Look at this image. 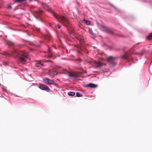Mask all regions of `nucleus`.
I'll use <instances>...</instances> for the list:
<instances>
[{
  "mask_svg": "<svg viewBox=\"0 0 152 152\" xmlns=\"http://www.w3.org/2000/svg\"><path fill=\"white\" fill-rule=\"evenodd\" d=\"M3 64L4 66H6L8 64L7 62H3Z\"/></svg>",
  "mask_w": 152,
  "mask_h": 152,
  "instance_id": "aec40b11",
  "label": "nucleus"
},
{
  "mask_svg": "<svg viewBox=\"0 0 152 152\" xmlns=\"http://www.w3.org/2000/svg\"><path fill=\"white\" fill-rule=\"evenodd\" d=\"M39 88L41 90L46 91L47 92H49L50 90V89L48 86L44 84H40Z\"/></svg>",
  "mask_w": 152,
  "mask_h": 152,
  "instance_id": "20e7f679",
  "label": "nucleus"
},
{
  "mask_svg": "<svg viewBox=\"0 0 152 152\" xmlns=\"http://www.w3.org/2000/svg\"><path fill=\"white\" fill-rule=\"evenodd\" d=\"M8 8L9 9H11L12 8V6L11 5H9L8 6Z\"/></svg>",
  "mask_w": 152,
  "mask_h": 152,
  "instance_id": "412c9836",
  "label": "nucleus"
},
{
  "mask_svg": "<svg viewBox=\"0 0 152 152\" xmlns=\"http://www.w3.org/2000/svg\"><path fill=\"white\" fill-rule=\"evenodd\" d=\"M38 46L39 47V45H38Z\"/></svg>",
  "mask_w": 152,
  "mask_h": 152,
  "instance_id": "2f4dec72",
  "label": "nucleus"
},
{
  "mask_svg": "<svg viewBox=\"0 0 152 152\" xmlns=\"http://www.w3.org/2000/svg\"><path fill=\"white\" fill-rule=\"evenodd\" d=\"M46 62H51L52 61H50V60H48L46 61Z\"/></svg>",
  "mask_w": 152,
  "mask_h": 152,
  "instance_id": "393cba45",
  "label": "nucleus"
},
{
  "mask_svg": "<svg viewBox=\"0 0 152 152\" xmlns=\"http://www.w3.org/2000/svg\"><path fill=\"white\" fill-rule=\"evenodd\" d=\"M12 44L13 45H14V43H12Z\"/></svg>",
  "mask_w": 152,
  "mask_h": 152,
  "instance_id": "c756f323",
  "label": "nucleus"
},
{
  "mask_svg": "<svg viewBox=\"0 0 152 152\" xmlns=\"http://www.w3.org/2000/svg\"><path fill=\"white\" fill-rule=\"evenodd\" d=\"M87 73V72L86 71H85V73Z\"/></svg>",
  "mask_w": 152,
  "mask_h": 152,
  "instance_id": "c85d7f7f",
  "label": "nucleus"
},
{
  "mask_svg": "<svg viewBox=\"0 0 152 152\" xmlns=\"http://www.w3.org/2000/svg\"><path fill=\"white\" fill-rule=\"evenodd\" d=\"M50 39H51V37H50Z\"/></svg>",
  "mask_w": 152,
  "mask_h": 152,
  "instance_id": "cd10ccee",
  "label": "nucleus"
},
{
  "mask_svg": "<svg viewBox=\"0 0 152 152\" xmlns=\"http://www.w3.org/2000/svg\"><path fill=\"white\" fill-rule=\"evenodd\" d=\"M68 94L69 96H74L75 94V93L74 92H72V91L69 92L68 93Z\"/></svg>",
  "mask_w": 152,
  "mask_h": 152,
  "instance_id": "ddd939ff",
  "label": "nucleus"
},
{
  "mask_svg": "<svg viewBox=\"0 0 152 152\" xmlns=\"http://www.w3.org/2000/svg\"><path fill=\"white\" fill-rule=\"evenodd\" d=\"M116 59V58L111 56H109L107 58V61L108 62L110 63V65L114 66L116 64V63L114 61Z\"/></svg>",
  "mask_w": 152,
  "mask_h": 152,
  "instance_id": "7ed1b4c3",
  "label": "nucleus"
},
{
  "mask_svg": "<svg viewBox=\"0 0 152 152\" xmlns=\"http://www.w3.org/2000/svg\"><path fill=\"white\" fill-rule=\"evenodd\" d=\"M76 60L78 62L80 63L81 62L82 59L80 58H78L76 59Z\"/></svg>",
  "mask_w": 152,
  "mask_h": 152,
  "instance_id": "a211bd4d",
  "label": "nucleus"
},
{
  "mask_svg": "<svg viewBox=\"0 0 152 152\" xmlns=\"http://www.w3.org/2000/svg\"><path fill=\"white\" fill-rule=\"evenodd\" d=\"M44 66V64L40 61H37L36 62L34 67L35 69H39L41 68V66Z\"/></svg>",
  "mask_w": 152,
  "mask_h": 152,
  "instance_id": "39448f33",
  "label": "nucleus"
},
{
  "mask_svg": "<svg viewBox=\"0 0 152 152\" xmlns=\"http://www.w3.org/2000/svg\"><path fill=\"white\" fill-rule=\"evenodd\" d=\"M95 67L97 68L102 66L104 65V64L102 62H95Z\"/></svg>",
  "mask_w": 152,
  "mask_h": 152,
  "instance_id": "0eeeda50",
  "label": "nucleus"
},
{
  "mask_svg": "<svg viewBox=\"0 0 152 152\" xmlns=\"http://www.w3.org/2000/svg\"><path fill=\"white\" fill-rule=\"evenodd\" d=\"M90 32L91 33V34L92 35H94L93 31L91 30H90Z\"/></svg>",
  "mask_w": 152,
  "mask_h": 152,
  "instance_id": "5701e85b",
  "label": "nucleus"
},
{
  "mask_svg": "<svg viewBox=\"0 0 152 152\" xmlns=\"http://www.w3.org/2000/svg\"><path fill=\"white\" fill-rule=\"evenodd\" d=\"M121 58H124V59H127V57H126V56H123L121 57Z\"/></svg>",
  "mask_w": 152,
  "mask_h": 152,
  "instance_id": "6ab92c4d",
  "label": "nucleus"
},
{
  "mask_svg": "<svg viewBox=\"0 0 152 152\" xmlns=\"http://www.w3.org/2000/svg\"><path fill=\"white\" fill-rule=\"evenodd\" d=\"M30 1H32V0H29Z\"/></svg>",
  "mask_w": 152,
  "mask_h": 152,
  "instance_id": "7c9ffc66",
  "label": "nucleus"
},
{
  "mask_svg": "<svg viewBox=\"0 0 152 152\" xmlns=\"http://www.w3.org/2000/svg\"><path fill=\"white\" fill-rule=\"evenodd\" d=\"M4 55H7V53H5V54Z\"/></svg>",
  "mask_w": 152,
  "mask_h": 152,
  "instance_id": "bb28decb",
  "label": "nucleus"
},
{
  "mask_svg": "<svg viewBox=\"0 0 152 152\" xmlns=\"http://www.w3.org/2000/svg\"><path fill=\"white\" fill-rule=\"evenodd\" d=\"M76 95L78 97H81L82 96V95L79 92H77L76 93Z\"/></svg>",
  "mask_w": 152,
  "mask_h": 152,
  "instance_id": "dca6fc26",
  "label": "nucleus"
},
{
  "mask_svg": "<svg viewBox=\"0 0 152 152\" xmlns=\"http://www.w3.org/2000/svg\"><path fill=\"white\" fill-rule=\"evenodd\" d=\"M99 28L103 31L106 32L108 27H106L102 25H100L99 26Z\"/></svg>",
  "mask_w": 152,
  "mask_h": 152,
  "instance_id": "1a4fd4ad",
  "label": "nucleus"
},
{
  "mask_svg": "<svg viewBox=\"0 0 152 152\" xmlns=\"http://www.w3.org/2000/svg\"><path fill=\"white\" fill-rule=\"evenodd\" d=\"M37 13L39 15H40L42 14L43 13V12L42 10H38L36 11Z\"/></svg>",
  "mask_w": 152,
  "mask_h": 152,
  "instance_id": "2eb2a0df",
  "label": "nucleus"
},
{
  "mask_svg": "<svg viewBox=\"0 0 152 152\" xmlns=\"http://www.w3.org/2000/svg\"><path fill=\"white\" fill-rule=\"evenodd\" d=\"M0 86H1V88H4V86L1 85L0 83Z\"/></svg>",
  "mask_w": 152,
  "mask_h": 152,
  "instance_id": "b1692460",
  "label": "nucleus"
},
{
  "mask_svg": "<svg viewBox=\"0 0 152 152\" xmlns=\"http://www.w3.org/2000/svg\"><path fill=\"white\" fill-rule=\"evenodd\" d=\"M105 32L110 34H113V31H112L110 29H109L108 28H107Z\"/></svg>",
  "mask_w": 152,
  "mask_h": 152,
  "instance_id": "4468645a",
  "label": "nucleus"
},
{
  "mask_svg": "<svg viewBox=\"0 0 152 152\" xmlns=\"http://www.w3.org/2000/svg\"><path fill=\"white\" fill-rule=\"evenodd\" d=\"M69 76L70 77L77 78L79 77V75L78 73H71L69 75Z\"/></svg>",
  "mask_w": 152,
  "mask_h": 152,
  "instance_id": "6e6552de",
  "label": "nucleus"
},
{
  "mask_svg": "<svg viewBox=\"0 0 152 152\" xmlns=\"http://www.w3.org/2000/svg\"><path fill=\"white\" fill-rule=\"evenodd\" d=\"M56 27L58 28V29H60L61 27V26H60L59 25H56Z\"/></svg>",
  "mask_w": 152,
  "mask_h": 152,
  "instance_id": "4be33fe9",
  "label": "nucleus"
},
{
  "mask_svg": "<svg viewBox=\"0 0 152 152\" xmlns=\"http://www.w3.org/2000/svg\"><path fill=\"white\" fill-rule=\"evenodd\" d=\"M48 10L52 13L54 18L56 19L59 22L61 23L64 25L66 26V23H67V20L66 18L64 16H61L56 13L52 10L51 8H49Z\"/></svg>",
  "mask_w": 152,
  "mask_h": 152,
  "instance_id": "f257e3e1",
  "label": "nucleus"
},
{
  "mask_svg": "<svg viewBox=\"0 0 152 152\" xmlns=\"http://www.w3.org/2000/svg\"><path fill=\"white\" fill-rule=\"evenodd\" d=\"M86 86L89 88H94L97 87V86L93 83H90L86 85Z\"/></svg>",
  "mask_w": 152,
  "mask_h": 152,
  "instance_id": "9d476101",
  "label": "nucleus"
},
{
  "mask_svg": "<svg viewBox=\"0 0 152 152\" xmlns=\"http://www.w3.org/2000/svg\"><path fill=\"white\" fill-rule=\"evenodd\" d=\"M48 55L47 57L48 58H50L52 57V53L50 49L49 48H48Z\"/></svg>",
  "mask_w": 152,
  "mask_h": 152,
  "instance_id": "9b49d317",
  "label": "nucleus"
},
{
  "mask_svg": "<svg viewBox=\"0 0 152 152\" xmlns=\"http://www.w3.org/2000/svg\"><path fill=\"white\" fill-rule=\"evenodd\" d=\"M152 38V32L151 33L146 37V39L148 40H150Z\"/></svg>",
  "mask_w": 152,
  "mask_h": 152,
  "instance_id": "f8f14e48",
  "label": "nucleus"
},
{
  "mask_svg": "<svg viewBox=\"0 0 152 152\" xmlns=\"http://www.w3.org/2000/svg\"><path fill=\"white\" fill-rule=\"evenodd\" d=\"M85 23L87 24V25H89L90 24V22L89 21L87 20H85Z\"/></svg>",
  "mask_w": 152,
  "mask_h": 152,
  "instance_id": "f3484780",
  "label": "nucleus"
},
{
  "mask_svg": "<svg viewBox=\"0 0 152 152\" xmlns=\"http://www.w3.org/2000/svg\"><path fill=\"white\" fill-rule=\"evenodd\" d=\"M48 36H46L45 37V38H46V39H48V40H49V39H48Z\"/></svg>",
  "mask_w": 152,
  "mask_h": 152,
  "instance_id": "a878e982",
  "label": "nucleus"
},
{
  "mask_svg": "<svg viewBox=\"0 0 152 152\" xmlns=\"http://www.w3.org/2000/svg\"><path fill=\"white\" fill-rule=\"evenodd\" d=\"M20 56L19 57L18 60L23 64H25L26 62V58L29 56L28 53L25 51H21L19 52Z\"/></svg>",
  "mask_w": 152,
  "mask_h": 152,
  "instance_id": "f03ea898",
  "label": "nucleus"
},
{
  "mask_svg": "<svg viewBox=\"0 0 152 152\" xmlns=\"http://www.w3.org/2000/svg\"><path fill=\"white\" fill-rule=\"evenodd\" d=\"M43 81L49 85H50L53 83V80H50L48 78L43 79Z\"/></svg>",
  "mask_w": 152,
  "mask_h": 152,
  "instance_id": "423d86ee",
  "label": "nucleus"
}]
</instances>
